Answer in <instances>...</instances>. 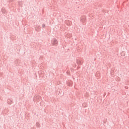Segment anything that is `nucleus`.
<instances>
[{"label": "nucleus", "mask_w": 129, "mask_h": 129, "mask_svg": "<svg viewBox=\"0 0 129 129\" xmlns=\"http://www.w3.org/2000/svg\"><path fill=\"white\" fill-rule=\"evenodd\" d=\"M45 27V24H42V28H44Z\"/></svg>", "instance_id": "obj_11"}, {"label": "nucleus", "mask_w": 129, "mask_h": 129, "mask_svg": "<svg viewBox=\"0 0 129 129\" xmlns=\"http://www.w3.org/2000/svg\"><path fill=\"white\" fill-rule=\"evenodd\" d=\"M35 30L36 31V32H40L41 31V26H37L35 27Z\"/></svg>", "instance_id": "obj_5"}, {"label": "nucleus", "mask_w": 129, "mask_h": 129, "mask_svg": "<svg viewBox=\"0 0 129 129\" xmlns=\"http://www.w3.org/2000/svg\"><path fill=\"white\" fill-rule=\"evenodd\" d=\"M76 62L78 65H82L83 64V60L81 59H76Z\"/></svg>", "instance_id": "obj_2"}, {"label": "nucleus", "mask_w": 129, "mask_h": 129, "mask_svg": "<svg viewBox=\"0 0 129 129\" xmlns=\"http://www.w3.org/2000/svg\"><path fill=\"white\" fill-rule=\"evenodd\" d=\"M18 4H19V5L20 6H21V5H22V2H18Z\"/></svg>", "instance_id": "obj_10"}, {"label": "nucleus", "mask_w": 129, "mask_h": 129, "mask_svg": "<svg viewBox=\"0 0 129 129\" xmlns=\"http://www.w3.org/2000/svg\"><path fill=\"white\" fill-rule=\"evenodd\" d=\"M36 126H37V127H40V123H39V122H37L36 123Z\"/></svg>", "instance_id": "obj_8"}, {"label": "nucleus", "mask_w": 129, "mask_h": 129, "mask_svg": "<svg viewBox=\"0 0 129 129\" xmlns=\"http://www.w3.org/2000/svg\"><path fill=\"white\" fill-rule=\"evenodd\" d=\"M78 68H80V67H78Z\"/></svg>", "instance_id": "obj_14"}, {"label": "nucleus", "mask_w": 129, "mask_h": 129, "mask_svg": "<svg viewBox=\"0 0 129 129\" xmlns=\"http://www.w3.org/2000/svg\"><path fill=\"white\" fill-rule=\"evenodd\" d=\"M2 12L3 14H6V10L4 8H3L2 9Z\"/></svg>", "instance_id": "obj_7"}, {"label": "nucleus", "mask_w": 129, "mask_h": 129, "mask_svg": "<svg viewBox=\"0 0 129 129\" xmlns=\"http://www.w3.org/2000/svg\"><path fill=\"white\" fill-rule=\"evenodd\" d=\"M13 0H9L10 3H12V2H13Z\"/></svg>", "instance_id": "obj_12"}, {"label": "nucleus", "mask_w": 129, "mask_h": 129, "mask_svg": "<svg viewBox=\"0 0 129 129\" xmlns=\"http://www.w3.org/2000/svg\"><path fill=\"white\" fill-rule=\"evenodd\" d=\"M80 20L82 23H85V22L86 21V17H85V16H81Z\"/></svg>", "instance_id": "obj_4"}, {"label": "nucleus", "mask_w": 129, "mask_h": 129, "mask_svg": "<svg viewBox=\"0 0 129 129\" xmlns=\"http://www.w3.org/2000/svg\"><path fill=\"white\" fill-rule=\"evenodd\" d=\"M34 100H36V101H40L41 100V96L38 95H35L34 98Z\"/></svg>", "instance_id": "obj_3"}, {"label": "nucleus", "mask_w": 129, "mask_h": 129, "mask_svg": "<svg viewBox=\"0 0 129 129\" xmlns=\"http://www.w3.org/2000/svg\"><path fill=\"white\" fill-rule=\"evenodd\" d=\"M15 64H18V59L15 60Z\"/></svg>", "instance_id": "obj_9"}, {"label": "nucleus", "mask_w": 129, "mask_h": 129, "mask_svg": "<svg viewBox=\"0 0 129 129\" xmlns=\"http://www.w3.org/2000/svg\"><path fill=\"white\" fill-rule=\"evenodd\" d=\"M66 22H68V20H66Z\"/></svg>", "instance_id": "obj_13"}, {"label": "nucleus", "mask_w": 129, "mask_h": 129, "mask_svg": "<svg viewBox=\"0 0 129 129\" xmlns=\"http://www.w3.org/2000/svg\"><path fill=\"white\" fill-rule=\"evenodd\" d=\"M7 102L8 104H12V103H13V100H12V99H9L7 101Z\"/></svg>", "instance_id": "obj_6"}, {"label": "nucleus", "mask_w": 129, "mask_h": 129, "mask_svg": "<svg viewBox=\"0 0 129 129\" xmlns=\"http://www.w3.org/2000/svg\"><path fill=\"white\" fill-rule=\"evenodd\" d=\"M51 44L52 46H57L58 45V40L56 38L51 40Z\"/></svg>", "instance_id": "obj_1"}]
</instances>
